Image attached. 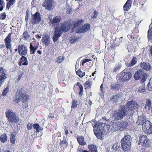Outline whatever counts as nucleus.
Here are the masks:
<instances>
[{"label": "nucleus", "instance_id": "nucleus-1", "mask_svg": "<svg viewBox=\"0 0 152 152\" xmlns=\"http://www.w3.org/2000/svg\"><path fill=\"white\" fill-rule=\"evenodd\" d=\"M132 141V139L130 135H124L121 140V148L124 151L128 152L130 150Z\"/></svg>", "mask_w": 152, "mask_h": 152}, {"label": "nucleus", "instance_id": "nucleus-2", "mask_svg": "<svg viewBox=\"0 0 152 152\" xmlns=\"http://www.w3.org/2000/svg\"><path fill=\"white\" fill-rule=\"evenodd\" d=\"M127 110H126L125 107H122L119 110L113 111L111 114L115 119L121 120L123 117L129 114V112H127Z\"/></svg>", "mask_w": 152, "mask_h": 152}, {"label": "nucleus", "instance_id": "nucleus-3", "mask_svg": "<svg viewBox=\"0 0 152 152\" xmlns=\"http://www.w3.org/2000/svg\"><path fill=\"white\" fill-rule=\"evenodd\" d=\"M107 127L102 123L96 124L94 127V131L95 135L99 139L102 138L103 135L104 129Z\"/></svg>", "mask_w": 152, "mask_h": 152}, {"label": "nucleus", "instance_id": "nucleus-4", "mask_svg": "<svg viewBox=\"0 0 152 152\" xmlns=\"http://www.w3.org/2000/svg\"><path fill=\"white\" fill-rule=\"evenodd\" d=\"M72 27V26L68 23L64 22L58 25L57 26L55 27V30H57L58 32L62 34L63 32L68 31L70 28Z\"/></svg>", "mask_w": 152, "mask_h": 152}, {"label": "nucleus", "instance_id": "nucleus-5", "mask_svg": "<svg viewBox=\"0 0 152 152\" xmlns=\"http://www.w3.org/2000/svg\"><path fill=\"white\" fill-rule=\"evenodd\" d=\"M16 100L17 102L22 101L24 102L28 100L29 96L26 94L25 92L23 89L18 90Z\"/></svg>", "mask_w": 152, "mask_h": 152}, {"label": "nucleus", "instance_id": "nucleus-6", "mask_svg": "<svg viewBox=\"0 0 152 152\" xmlns=\"http://www.w3.org/2000/svg\"><path fill=\"white\" fill-rule=\"evenodd\" d=\"M6 115L8 121L12 123H16L19 120L18 117L12 110H9L6 112Z\"/></svg>", "mask_w": 152, "mask_h": 152}, {"label": "nucleus", "instance_id": "nucleus-7", "mask_svg": "<svg viewBox=\"0 0 152 152\" xmlns=\"http://www.w3.org/2000/svg\"><path fill=\"white\" fill-rule=\"evenodd\" d=\"M147 77V75L143 70H138L134 75V78L135 80H138L140 79L142 83L146 80Z\"/></svg>", "mask_w": 152, "mask_h": 152}, {"label": "nucleus", "instance_id": "nucleus-8", "mask_svg": "<svg viewBox=\"0 0 152 152\" xmlns=\"http://www.w3.org/2000/svg\"><path fill=\"white\" fill-rule=\"evenodd\" d=\"M140 142L138 143L139 145L141 144L142 146L148 147L150 146V143L147 137L143 135H141L139 137Z\"/></svg>", "mask_w": 152, "mask_h": 152}, {"label": "nucleus", "instance_id": "nucleus-9", "mask_svg": "<svg viewBox=\"0 0 152 152\" xmlns=\"http://www.w3.org/2000/svg\"><path fill=\"white\" fill-rule=\"evenodd\" d=\"M124 107H125L126 110L127 109V112H129L130 114L131 111L137 109L138 106L136 102L132 101L128 102Z\"/></svg>", "mask_w": 152, "mask_h": 152}, {"label": "nucleus", "instance_id": "nucleus-10", "mask_svg": "<svg viewBox=\"0 0 152 152\" xmlns=\"http://www.w3.org/2000/svg\"><path fill=\"white\" fill-rule=\"evenodd\" d=\"M142 128L143 131L145 133H147L148 134L152 133L151 123L149 121H147L145 123H144L142 124Z\"/></svg>", "mask_w": 152, "mask_h": 152}, {"label": "nucleus", "instance_id": "nucleus-11", "mask_svg": "<svg viewBox=\"0 0 152 152\" xmlns=\"http://www.w3.org/2000/svg\"><path fill=\"white\" fill-rule=\"evenodd\" d=\"M118 75L120 79L123 81H128L132 77V74L129 72H126L123 71L120 73Z\"/></svg>", "mask_w": 152, "mask_h": 152}, {"label": "nucleus", "instance_id": "nucleus-12", "mask_svg": "<svg viewBox=\"0 0 152 152\" xmlns=\"http://www.w3.org/2000/svg\"><path fill=\"white\" fill-rule=\"evenodd\" d=\"M54 4V2L53 0H45L42 5L46 9L51 10L53 8Z\"/></svg>", "mask_w": 152, "mask_h": 152}, {"label": "nucleus", "instance_id": "nucleus-13", "mask_svg": "<svg viewBox=\"0 0 152 152\" xmlns=\"http://www.w3.org/2000/svg\"><path fill=\"white\" fill-rule=\"evenodd\" d=\"M41 20L40 15L39 13L36 12L34 15H32L31 22L32 24L39 23Z\"/></svg>", "mask_w": 152, "mask_h": 152}, {"label": "nucleus", "instance_id": "nucleus-14", "mask_svg": "<svg viewBox=\"0 0 152 152\" xmlns=\"http://www.w3.org/2000/svg\"><path fill=\"white\" fill-rule=\"evenodd\" d=\"M12 34V33L9 34L7 37L4 39V42H5L6 48L8 49H10L11 48V36Z\"/></svg>", "mask_w": 152, "mask_h": 152}, {"label": "nucleus", "instance_id": "nucleus-15", "mask_svg": "<svg viewBox=\"0 0 152 152\" xmlns=\"http://www.w3.org/2000/svg\"><path fill=\"white\" fill-rule=\"evenodd\" d=\"M18 50L20 55L26 56L27 54V48L23 45H19Z\"/></svg>", "mask_w": 152, "mask_h": 152}, {"label": "nucleus", "instance_id": "nucleus-16", "mask_svg": "<svg viewBox=\"0 0 152 152\" xmlns=\"http://www.w3.org/2000/svg\"><path fill=\"white\" fill-rule=\"evenodd\" d=\"M90 27V25L88 24L84 25L81 28H79L76 31V33H84L88 30Z\"/></svg>", "mask_w": 152, "mask_h": 152}, {"label": "nucleus", "instance_id": "nucleus-17", "mask_svg": "<svg viewBox=\"0 0 152 152\" xmlns=\"http://www.w3.org/2000/svg\"><path fill=\"white\" fill-rule=\"evenodd\" d=\"M83 23L84 20L82 19L78 20L77 21H76L74 24L72 30H75V32H76V31L79 28H80V27Z\"/></svg>", "mask_w": 152, "mask_h": 152}, {"label": "nucleus", "instance_id": "nucleus-18", "mask_svg": "<svg viewBox=\"0 0 152 152\" xmlns=\"http://www.w3.org/2000/svg\"><path fill=\"white\" fill-rule=\"evenodd\" d=\"M128 123L126 121H124L121 122L120 123L117 124L116 126H117V129L118 130H124L126 129Z\"/></svg>", "mask_w": 152, "mask_h": 152}, {"label": "nucleus", "instance_id": "nucleus-19", "mask_svg": "<svg viewBox=\"0 0 152 152\" xmlns=\"http://www.w3.org/2000/svg\"><path fill=\"white\" fill-rule=\"evenodd\" d=\"M60 20V18L56 16L53 19L50 20V23L53 26H55L58 24Z\"/></svg>", "mask_w": 152, "mask_h": 152}, {"label": "nucleus", "instance_id": "nucleus-20", "mask_svg": "<svg viewBox=\"0 0 152 152\" xmlns=\"http://www.w3.org/2000/svg\"><path fill=\"white\" fill-rule=\"evenodd\" d=\"M28 64V61L27 58L25 56H23L20 59V61L19 62V65H27Z\"/></svg>", "mask_w": 152, "mask_h": 152}, {"label": "nucleus", "instance_id": "nucleus-21", "mask_svg": "<svg viewBox=\"0 0 152 152\" xmlns=\"http://www.w3.org/2000/svg\"><path fill=\"white\" fill-rule=\"evenodd\" d=\"M140 66L141 67L147 71L151 69V65L149 63L142 62L140 64Z\"/></svg>", "mask_w": 152, "mask_h": 152}, {"label": "nucleus", "instance_id": "nucleus-22", "mask_svg": "<svg viewBox=\"0 0 152 152\" xmlns=\"http://www.w3.org/2000/svg\"><path fill=\"white\" fill-rule=\"evenodd\" d=\"M62 34L58 32L57 30H55L54 32V34L53 37V41L54 42H55L58 39V38L60 37Z\"/></svg>", "mask_w": 152, "mask_h": 152}, {"label": "nucleus", "instance_id": "nucleus-23", "mask_svg": "<svg viewBox=\"0 0 152 152\" xmlns=\"http://www.w3.org/2000/svg\"><path fill=\"white\" fill-rule=\"evenodd\" d=\"M43 42L46 46L50 44V38L48 36H45L42 38Z\"/></svg>", "mask_w": 152, "mask_h": 152}, {"label": "nucleus", "instance_id": "nucleus-24", "mask_svg": "<svg viewBox=\"0 0 152 152\" xmlns=\"http://www.w3.org/2000/svg\"><path fill=\"white\" fill-rule=\"evenodd\" d=\"M121 97L119 94L113 96L110 99L111 101L114 103H116L120 99Z\"/></svg>", "mask_w": 152, "mask_h": 152}, {"label": "nucleus", "instance_id": "nucleus-25", "mask_svg": "<svg viewBox=\"0 0 152 152\" xmlns=\"http://www.w3.org/2000/svg\"><path fill=\"white\" fill-rule=\"evenodd\" d=\"M7 75L5 73H3L0 75V86L4 82L6 78Z\"/></svg>", "mask_w": 152, "mask_h": 152}, {"label": "nucleus", "instance_id": "nucleus-26", "mask_svg": "<svg viewBox=\"0 0 152 152\" xmlns=\"http://www.w3.org/2000/svg\"><path fill=\"white\" fill-rule=\"evenodd\" d=\"M16 134L15 132H13L11 134L10 136V142L13 144L15 143L16 139L15 136Z\"/></svg>", "mask_w": 152, "mask_h": 152}, {"label": "nucleus", "instance_id": "nucleus-27", "mask_svg": "<svg viewBox=\"0 0 152 152\" xmlns=\"http://www.w3.org/2000/svg\"><path fill=\"white\" fill-rule=\"evenodd\" d=\"M136 58L135 57H134L131 60V63L129 64L126 63V65L128 67H130L134 65L136 63Z\"/></svg>", "mask_w": 152, "mask_h": 152}, {"label": "nucleus", "instance_id": "nucleus-28", "mask_svg": "<svg viewBox=\"0 0 152 152\" xmlns=\"http://www.w3.org/2000/svg\"><path fill=\"white\" fill-rule=\"evenodd\" d=\"M33 127L34 129H36L37 132H39L41 130H42L43 129V128L37 124H34L33 125Z\"/></svg>", "mask_w": 152, "mask_h": 152}, {"label": "nucleus", "instance_id": "nucleus-29", "mask_svg": "<svg viewBox=\"0 0 152 152\" xmlns=\"http://www.w3.org/2000/svg\"><path fill=\"white\" fill-rule=\"evenodd\" d=\"M77 140L79 144L81 145H85L86 144L84 140V137L82 136L78 137Z\"/></svg>", "mask_w": 152, "mask_h": 152}, {"label": "nucleus", "instance_id": "nucleus-30", "mask_svg": "<svg viewBox=\"0 0 152 152\" xmlns=\"http://www.w3.org/2000/svg\"><path fill=\"white\" fill-rule=\"evenodd\" d=\"M88 148L91 152H97V151L96 147L94 145H89L88 146Z\"/></svg>", "mask_w": 152, "mask_h": 152}, {"label": "nucleus", "instance_id": "nucleus-31", "mask_svg": "<svg viewBox=\"0 0 152 152\" xmlns=\"http://www.w3.org/2000/svg\"><path fill=\"white\" fill-rule=\"evenodd\" d=\"M145 117L143 116L142 117H140V119H139L137 121V124H140L142 125V124L144 123H145V122L147 121L145 120Z\"/></svg>", "mask_w": 152, "mask_h": 152}, {"label": "nucleus", "instance_id": "nucleus-32", "mask_svg": "<svg viewBox=\"0 0 152 152\" xmlns=\"http://www.w3.org/2000/svg\"><path fill=\"white\" fill-rule=\"evenodd\" d=\"M145 85L144 83H141L140 84L139 88L138 89V91L141 93H143L145 91Z\"/></svg>", "mask_w": 152, "mask_h": 152}, {"label": "nucleus", "instance_id": "nucleus-33", "mask_svg": "<svg viewBox=\"0 0 152 152\" xmlns=\"http://www.w3.org/2000/svg\"><path fill=\"white\" fill-rule=\"evenodd\" d=\"M7 140V137L6 134H4L0 136V141L2 142H6Z\"/></svg>", "mask_w": 152, "mask_h": 152}, {"label": "nucleus", "instance_id": "nucleus-34", "mask_svg": "<svg viewBox=\"0 0 152 152\" xmlns=\"http://www.w3.org/2000/svg\"><path fill=\"white\" fill-rule=\"evenodd\" d=\"M6 1H8L6 8L9 10L10 7L15 3V0H6Z\"/></svg>", "mask_w": 152, "mask_h": 152}, {"label": "nucleus", "instance_id": "nucleus-35", "mask_svg": "<svg viewBox=\"0 0 152 152\" xmlns=\"http://www.w3.org/2000/svg\"><path fill=\"white\" fill-rule=\"evenodd\" d=\"M23 37L24 39L28 41H29L31 39L30 38V35L27 32H24L23 34Z\"/></svg>", "mask_w": 152, "mask_h": 152}, {"label": "nucleus", "instance_id": "nucleus-36", "mask_svg": "<svg viewBox=\"0 0 152 152\" xmlns=\"http://www.w3.org/2000/svg\"><path fill=\"white\" fill-rule=\"evenodd\" d=\"M148 40L152 39V28H150L148 31Z\"/></svg>", "mask_w": 152, "mask_h": 152}, {"label": "nucleus", "instance_id": "nucleus-37", "mask_svg": "<svg viewBox=\"0 0 152 152\" xmlns=\"http://www.w3.org/2000/svg\"><path fill=\"white\" fill-rule=\"evenodd\" d=\"M131 7V5L130 4L126 3L124 6V10L125 11H128Z\"/></svg>", "mask_w": 152, "mask_h": 152}, {"label": "nucleus", "instance_id": "nucleus-38", "mask_svg": "<svg viewBox=\"0 0 152 152\" xmlns=\"http://www.w3.org/2000/svg\"><path fill=\"white\" fill-rule=\"evenodd\" d=\"M113 144H110L108 145V147H107L106 149L108 152H111L113 151Z\"/></svg>", "mask_w": 152, "mask_h": 152}, {"label": "nucleus", "instance_id": "nucleus-39", "mask_svg": "<svg viewBox=\"0 0 152 152\" xmlns=\"http://www.w3.org/2000/svg\"><path fill=\"white\" fill-rule=\"evenodd\" d=\"M64 59V56H60L58 58L56 59V62L58 63H61Z\"/></svg>", "mask_w": 152, "mask_h": 152}, {"label": "nucleus", "instance_id": "nucleus-40", "mask_svg": "<svg viewBox=\"0 0 152 152\" xmlns=\"http://www.w3.org/2000/svg\"><path fill=\"white\" fill-rule=\"evenodd\" d=\"M111 88L114 90H118L119 87V85L118 84H112L111 85Z\"/></svg>", "mask_w": 152, "mask_h": 152}, {"label": "nucleus", "instance_id": "nucleus-41", "mask_svg": "<svg viewBox=\"0 0 152 152\" xmlns=\"http://www.w3.org/2000/svg\"><path fill=\"white\" fill-rule=\"evenodd\" d=\"M113 144V147H115L114 149L115 150V152L117 151H119L120 148V145L119 143L116 142Z\"/></svg>", "mask_w": 152, "mask_h": 152}, {"label": "nucleus", "instance_id": "nucleus-42", "mask_svg": "<svg viewBox=\"0 0 152 152\" xmlns=\"http://www.w3.org/2000/svg\"><path fill=\"white\" fill-rule=\"evenodd\" d=\"M76 74L78 75L80 77H82L85 75V72H82L80 70H79L76 72Z\"/></svg>", "mask_w": 152, "mask_h": 152}, {"label": "nucleus", "instance_id": "nucleus-43", "mask_svg": "<svg viewBox=\"0 0 152 152\" xmlns=\"http://www.w3.org/2000/svg\"><path fill=\"white\" fill-rule=\"evenodd\" d=\"M5 4L3 0H0V11H1L5 7Z\"/></svg>", "mask_w": 152, "mask_h": 152}, {"label": "nucleus", "instance_id": "nucleus-44", "mask_svg": "<svg viewBox=\"0 0 152 152\" xmlns=\"http://www.w3.org/2000/svg\"><path fill=\"white\" fill-rule=\"evenodd\" d=\"M148 89L150 91H152V78H151L148 83Z\"/></svg>", "mask_w": 152, "mask_h": 152}, {"label": "nucleus", "instance_id": "nucleus-45", "mask_svg": "<svg viewBox=\"0 0 152 152\" xmlns=\"http://www.w3.org/2000/svg\"><path fill=\"white\" fill-rule=\"evenodd\" d=\"M9 87L8 86L5 88L3 90L2 95L3 96H5L9 92Z\"/></svg>", "mask_w": 152, "mask_h": 152}, {"label": "nucleus", "instance_id": "nucleus-46", "mask_svg": "<svg viewBox=\"0 0 152 152\" xmlns=\"http://www.w3.org/2000/svg\"><path fill=\"white\" fill-rule=\"evenodd\" d=\"M121 64H118L116 65L115 68L113 70V72H118L121 69Z\"/></svg>", "mask_w": 152, "mask_h": 152}, {"label": "nucleus", "instance_id": "nucleus-47", "mask_svg": "<svg viewBox=\"0 0 152 152\" xmlns=\"http://www.w3.org/2000/svg\"><path fill=\"white\" fill-rule=\"evenodd\" d=\"M30 53L31 54H34L35 53V52L36 50L34 49V47L31 44L30 45Z\"/></svg>", "mask_w": 152, "mask_h": 152}, {"label": "nucleus", "instance_id": "nucleus-48", "mask_svg": "<svg viewBox=\"0 0 152 152\" xmlns=\"http://www.w3.org/2000/svg\"><path fill=\"white\" fill-rule=\"evenodd\" d=\"M151 101L150 99H148L146 101V104L145 106V108H146L147 107H148L149 109L150 107H151Z\"/></svg>", "mask_w": 152, "mask_h": 152}, {"label": "nucleus", "instance_id": "nucleus-49", "mask_svg": "<svg viewBox=\"0 0 152 152\" xmlns=\"http://www.w3.org/2000/svg\"><path fill=\"white\" fill-rule=\"evenodd\" d=\"M66 12L68 14H70L72 12L71 9L69 5H67L66 7Z\"/></svg>", "mask_w": 152, "mask_h": 152}, {"label": "nucleus", "instance_id": "nucleus-50", "mask_svg": "<svg viewBox=\"0 0 152 152\" xmlns=\"http://www.w3.org/2000/svg\"><path fill=\"white\" fill-rule=\"evenodd\" d=\"M61 145H64L66 147L67 146L68 143L65 140H63L61 141Z\"/></svg>", "mask_w": 152, "mask_h": 152}, {"label": "nucleus", "instance_id": "nucleus-51", "mask_svg": "<svg viewBox=\"0 0 152 152\" xmlns=\"http://www.w3.org/2000/svg\"><path fill=\"white\" fill-rule=\"evenodd\" d=\"M77 38L75 37H72L70 39V41L72 43H74L76 40Z\"/></svg>", "mask_w": 152, "mask_h": 152}, {"label": "nucleus", "instance_id": "nucleus-52", "mask_svg": "<svg viewBox=\"0 0 152 152\" xmlns=\"http://www.w3.org/2000/svg\"><path fill=\"white\" fill-rule=\"evenodd\" d=\"M72 108H74L77 107V104L75 100H73L72 103Z\"/></svg>", "mask_w": 152, "mask_h": 152}, {"label": "nucleus", "instance_id": "nucleus-53", "mask_svg": "<svg viewBox=\"0 0 152 152\" xmlns=\"http://www.w3.org/2000/svg\"><path fill=\"white\" fill-rule=\"evenodd\" d=\"M6 18V14L4 13L3 14H1L0 15V19H4Z\"/></svg>", "mask_w": 152, "mask_h": 152}, {"label": "nucleus", "instance_id": "nucleus-54", "mask_svg": "<svg viewBox=\"0 0 152 152\" xmlns=\"http://www.w3.org/2000/svg\"><path fill=\"white\" fill-rule=\"evenodd\" d=\"M91 85L89 82L87 81L85 83V87L86 88L90 87Z\"/></svg>", "mask_w": 152, "mask_h": 152}, {"label": "nucleus", "instance_id": "nucleus-55", "mask_svg": "<svg viewBox=\"0 0 152 152\" xmlns=\"http://www.w3.org/2000/svg\"><path fill=\"white\" fill-rule=\"evenodd\" d=\"M32 124L29 123L27 124V128L28 130H30L32 128Z\"/></svg>", "mask_w": 152, "mask_h": 152}, {"label": "nucleus", "instance_id": "nucleus-56", "mask_svg": "<svg viewBox=\"0 0 152 152\" xmlns=\"http://www.w3.org/2000/svg\"><path fill=\"white\" fill-rule=\"evenodd\" d=\"M98 14V12L96 11H95L94 12V15L93 16L92 18H96Z\"/></svg>", "mask_w": 152, "mask_h": 152}, {"label": "nucleus", "instance_id": "nucleus-57", "mask_svg": "<svg viewBox=\"0 0 152 152\" xmlns=\"http://www.w3.org/2000/svg\"><path fill=\"white\" fill-rule=\"evenodd\" d=\"M83 93V87H81L80 88V92L79 93V94L81 95Z\"/></svg>", "mask_w": 152, "mask_h": 152}, {"label": "nucleus", "instance_id": "nucleus-58", "mask_svg": "<svg viewBox=\"0 0 152 152\" xmlns=\"http://www.w3.org/2000/svg\"><path fill=\"white\" fill-rule=\"evenodd\" d=\"M23 75L22 74H21L18 76V77L17 79V82L19 81L20 80L22 77Z\"/></svg>", "mask_w": 152, "mask_h": 152}, {"label": "nucleus", "instance_id": "nucleus-59", "mask_svg": "<svg viewBox=\"0 0 152 152\" xmlns=\"http://www.w3.org/2000/svg\"><path fill=\"white\" fill-rule=\"evenodd\" d=\"M77 152H88V151H87L86 150H84L83 151V150H82V149H81V148H79Z\"/></svg>", "mask_w": 152, "mask_h": 152}, {"label": "nucleus", "instance_id": "nucleus-60", "mask_svg": "<svg viewBox=\"0 0 152 152\" xmlns=\"http://www.w3.org/2000/svg\"><path fill=\"white\" fill-rule=\"evenodd\" d=\"M91 61V60L88 59H83V63H85L87 62Z\"/></svg>", "mask_w": 152, "mask_h": 152}, {"label": "nucleus", "instance_id": "nucleus-61", "mask_svg": "<svg viewBox=\"0 0 152 152\" xmlns=\"http://www.w3.org/2000/svg\"><path fill=\"white\" fill-rule=\"evenodd\" d=\"M0 73L1 74L3 73H4V69L0 67Z\"/></svg>", "mask_w": 152, "mask_h": 152}, {"label": "nucleus", "instance_id": "nucleus-62", "mask_svg": "<svg viewBox=\"0 0 152 152\" xmlns=\"http://www.w3.org/2000/svg\"><path fill=\"white\" fill-rule=\"evenodd\" d=\"M5 47V45L3 44L0 45V48H3Z\"/></svg>", "mask_w": 152, "mask_h": 152}, {"label": "nucleus", "instance_id": "nucleus-63", "mask_svg": "<svg viewBox=\"0 0 152 152\" xmlns=\"http://www.w3.org/2000/svg\"><path fill=\"white\" fill-rule=\"evenodd\" d=\"M77 85L79 86L80 88H81V87H83L82 85L79 82L77 83Z\"/></svg>", "mask_w": 152, "mask_h": 152}, {"label": "nucleus", "instance_id": "nucleus-64", "mask_svg": "<svg viewBox=\"0 0 152 152\" xmlns=\"http://www.w3.org/2000/svg\"><path fill=\"white\" fill-rule=\"evenodd\" d=\"M132 0H127V1L126 3L128 4L129 3L131 4V3H132Z\"/></svg>", "mask_w": 152, "mask_h": 152}]
</instances>
